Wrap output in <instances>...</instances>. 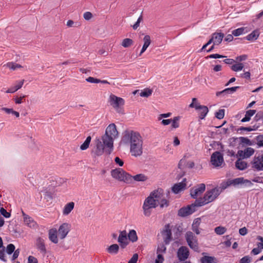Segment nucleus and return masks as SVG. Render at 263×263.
I'll return each instance as SVG.
<instances>
[{"instance_id":"680f3d73","label":"nucleus","mask_w":263,"mask_h":263,"mask_svg":"<svg viewBox=\"0 0 263 263\" xmlns=\"http://www.w3.org/2000/svg\"><path fill=\"white\" fill-rule=\"evenodd\" d=\"M8 64L9 65L10 68L13 70H15L16 69H17L18 68L22 67V66L18 64H15V63H9Z\"/></svg>"},{"instance_id":"f03ea898","label":"nucleus","mask_w":263,"mask_h":263,"mask_svg":"<svg viewBox=\"0 0 263 263\" xmlns=\"http://www.w3.org/2000/svg\"><path fill=\"white\" fill-rule=\"evenodd\" d=\"M118 132L114 123L110 124L106 128L105 133L102 136V140L105 146L109 147L108 152L109 153L114 148V140L118 137Z\"/></svg>"},{"instance_id":"e433bc0d","label":"nucleus","mask_w":263,"mask_h":263,"mask_svg":"<svg viewBox=\"0 0 263 263\" xmlns=\"http://www.w3.org/2000/svg\"><path fill=\"white\" fill-rule=\"evenodd\" d=\"M148 178L143 174H139L133 176V179L136 181H145L147 180Z\"/></svg>"},{"instance_id":"8fccbe9b","label":"nucleus","mask_w":263,"mask_h":263,"mask_svg":"<svg viewBox=\"0 0 263 263\" xmlns=\"http://www.w3.org/2000/svg\"><path fill=\"white\" fill-rule=\"evenodd\" d=\"M224 116V109H220L215 112V117L218 119H222Z\"/></svg>"},{"instance_id":"a19ab883","label":"nucleus","mask_w":263,"mask_h":263,"mask_svg":"<svg viewBox=\"0 0 263 263\" xmlns=\"http://www.w3.org/2000/svg\"><path fill=\"white\" fill-rule=\"evenodd\" d=\"M255 143L258 147H263V135H259L255 138Z\"/></svg>"},{"instance_id":"0eeeda50","label":"nucleus","mask_w":263,"mask_h":263,"mask_svg":"<svg viewBox=\"0 0 263 263\" xmlns=\"http://www.w3.org/2000/svg\"><path fill=\"white\" fill-rule=\"evenodd\" d=\"M211 163L215 167L221 166L224 164L223 154L219 151L214 152L211 156Z\"/></svg>"},{"instance_id":"412c9836","label":"nucleus","mask_w":263,"mask_h":263,"mask_svg":"<svg viewBox=\"0 0 263 263\" xmlns=\"http://www.w3.org/2000/svg\"><path fill=\"white\" fill-rule=\"evenodd\" d=\"M196 110H199V118L201 120L204 119L209 112V109L206 106L201 105L200 104L196 106Z\"/></svg>"},{"instance_id":"79ce46f5","label":"nucleus","mask_w":263,"mask_h":263,"mask_svg":"<svg viewBox=\"0 0 263 263\" xmlns=\"http://www.w3.org/2000/svg\"><path fill=\"white\" fill-rule=\"evenodd\" d=\"M24 221L30 227H34L36 224L35 221L29 216L25 217Z\"/></svg>"},{"instance_id":"473e14b6","label":"nucleus","mask_w":263,"mask_h":263,"mask_svg":"<svg viewBox=\"0 0 263 263\" xmlns=\"http://www.w3.org/2000/svg\"><path fill=\"white\" fill-rule=\"evenodd\" d=\"M172 230L173 231L175 236L177 238L179 237L182 232V228L180 225L176 224L172 226Z\"/></svg>"},{"instance_id":"0e129e2a","label":"nucleus","mask_w":263,"mask_h":263,"mask_svg":"<svg viewBox=\"0 0 263 263\" xmlns=\"http://www.w3.org/2000/svg\"><path fill=\"white\" fill-rule=\"evenodd\" d=\"M172 115L171 112H167L166 114H161L158 117V120H161L162 118H166L170 117Z\"/></svg>"},{"instance_id":"a211bd4d","label":"nucleus","mask_w":263,"mask_h":263,"mask_svg":"<svg viewBox=\"0 0 263 263\" xmlns=\"http://www.w3.org/2000/svg\"><path fill=\"white\" fill-rule=\"evenodd\" d=\"M186 178H184L181 182L175 184L172 187L173 192L175 194H178L186 187Z\"/></svg>"},{"instance_id":"338daca9","label":"nucleus","mask_w":263,"mask_h":263,"mask_svg":"<svg viewBox=\"0 0 263 263\" xmlns=\"http://www.w3.org/2000/svg\"><path fill=\"white\" fill-rule=\"evenodd\" d=\"M83 17L85 20H89L92 17V14L90 12H86L84 13Z\"/></svg>"},{"instance_id":"7ed1b4c3","label":"nucleus","mask_w":263,"mask_h":263,"mask_svg":"<svg viewBox=\"0 0 263 263\" xmlns=\"http://www.w3.org/2000/svg\"><path fill=\"white\" fill-rule=\"evenodd\" d=\"M109 147L107 146H105L104 143L98 138L96 140V148L95 150L91 151V154L94 157H99L102 156L104 153L107 155H110L113 150H111L109 153L108 149Z\"/></svg>"},{"instance_id":"37998d69","label":"nucleus","mask_w":263,"mask_h":263,"mask_svg":"<svg viewBox=\"0 0 263 263\" xmlns=\"http://www.w3.org/2000/svg\"><path fill=\"white\" fill-rule=\"evenodd\" d=\"M245 156L244 158H249L254 153V149L252 147H247L245 150Z\"/></svg>"},{"instance_id":"774afa93","label":"nucleus","mask_w":263,"mask_h":263,"mask_svg":"<svg viewBox=\"0 0 263 263\" xmlns=\"http://www.w3.org/2000/svg\"><path fill=\"white\" fill-rule=\"evenodd\" d=\"M240 235L242 236L246 235L248 233V229L246 227H243L239 230Z\"/></svg>"},{"instance_id":"ddd939ff","label":"nucleus","mask_w":263,"mask_h":263,"mask_svg":"<svg viewBox=\"0 0 263 263\" xmlns=\"http://www.w3.org/2000/svg\"><path fill=\"white\" fill-rule=\"evenodd\" d=\"M70 225L67 223L61 224L58 230V235L62 239H64L70 231Z\"/></svg>"},{"instance_id":"3c124183","label":"nucleus","mask_w":263,"mask_h":263,"mask_svg":"<svg viewBox=\"0 0 263 263\" xmlns=\"http://www.w3.org/2000/svg\"><path fill=\"white\" fill-rule=\"evenodd\" d=\"M15 248V246L13 244L10 243L7 246L6 252L8 254L10 255L14 251Z\"/></svg>"},{"instance_id":"c03bdc74","label":"nucleus","mask_w":263,"mask_h":263,"mask_svg":"<svg viewBox=\"0 0 263 263\" xmlns=\"http://www.w3.org/2000/svg\"><path fill=\"white\" fill-rule=\"evenodd\" d=\"M180 117L179 116L175 117L173 119H172V125L171 126L173 128H177L179 127V120H180Z\"/></svg>"},{"instance_id":"603ef678","label":"nucleus","mask_w":263,"mask_h":263,"mask_svg":"<svg viewBox=\"0 0 263 263\" xmlns=\"http://www.w3.org/2000/svg\"><path fill=\"white\" fill-rule=\"evenodd\" d=\"M226 56L218 54V53H215V54H210L206 57H205V59H219V58H226Z\"/></svg>"},{"instance_id":"052dcab7","label":"nucleus","mask_w":263,"mask_h":263,"mask_svg":"<svg viewBox=\"0 0 263 263\" xmlns=\"http://www.w3.org/2000/svg\"><path fill=\"white\" fill-rule=\"evenodd\" d=\"M220 185L222 190L227 189L228 186L231 185L230 180L228 179L227 181L222 182Z\"/></svg>"},{"instance_id":"5fc2aeb1","label":"nucleus","mask_w":263,"mask_h":263,"mask_svg":"<svg viewBox=\"0 0 263 263\" xmlns=\"http://www.w3.org/2000/svg\"><path fill=\"white\" fill-rule=\"evenodd\" d=\"M252 258L247 255L245 256L242 258L240 259L239 261V263H250L251 262Z\"/></svg>"},{"instance_id":"72a5a7b5","label":"nucleus","mask_w":263,"mask_h":263,"mask_svg":"<svg viewBox=\"0 0 263 263\" xmlns=\"http://www.w3.org/2000/svg\"><path fill=\"white\" fill-rule=\"evenodd\" d=\"M127 237L128 239L133 242H136L138 240L136 231L134 230H131L129 231L127 235Z\"/></svg>"},{"instance_id":"864d4df0","label":"nucleus","mask_w":263,"mask_h":263,"mask_svg":"<svg viewBox=\"0 0 263 263\" xmlns=\"http://www.w3.org/2000/svg\"><path fill=\"white\" fill-rule=\"evenodd\" d=\"M0 213L6 218H9L11 216V213L10 212H8L4 208H1L0 209Z\"/></svg>"},{"instance_id":"2eb2a0df","label":"nucleus","mask_w":263,"mask_h":263,"mask_svg":"<svg viewBox=\"0 0 263 263\" xmlns=\"http://www.w3.org/2000/svg\"><path fill=\"white\" fill-rule=\"evenodd\" d=\"M170 224H167L165 226V229L162 232V235H165L164 237V241L165 245L170 243L172 239V230L170 228Z\"/></svg>"},{"instance_id":"f8f14e48","label":"nucleus","mask_w":263,"mask_h":263,"mask_svg":"<svg viewBox=\"0 0 263 263\" xmlns=\"http://www.w3.org/2000/svg\"><path fill=\"white\" fill-rule=\"evenodd\" d=\"M251 164L253 165L252 167L254 168L257 171H262L263 155L258 156L257 157L255 156L253 160L251 162Z\"/></svg>"},{"instance_id":"423d86ee","label":"nucleus","mask_w":263,"mask_h":263,"mask_svg":"<svg viewBox=\"0 0 263 263\" xmlns=\"http://www.w3.org/2000/svg\"><path fill=\"white\" fill-rule=\"evenodd\" d=\"M219 189L215 187L206 192L203 199L206 204L213 201L220 194Z\"/></svg>"},{"instance_id":"de8ad7c7","label":"nucleus","mask_w":263,"mask_h":263,"mask_svg":"<svg viewBox=\"0 0 263 263\" xmlns=\"http://www.w3.org/2000/svg\"><path fill=\"white\" fill-rule=\"evenodd\" d=\"M245 31L244 27H241L232 31V33L235 36H238L243 33Z\"/></svg>"},{"instance_id":"69168bd1","label":"nucleus","mask_w":263,"mask_h":263,"mask_svg":"<svg viewBox=\"0 0 263 263\" xmlns=\"http://www.w3.org/2000/svg\"><path fill=\"white\" fill-rule=\"evenodd\" d=\"M28 263H38V261L35 257L29 256L28 258Z\"/></svg>"},{"instance_id":"2f4dec72","label":"nucleus","mask_w":263,"mask_h":263,"mask_svg":"<svg viewBox=\"0 0 263 263\" xmlns=\"http://www.w3.org/2000/svg\"><path fill=\"white\" fill-rule=\"evenodd\" d=\"M194 203L191 204V206L193 209H196V207H199L206 204L203 198L200 197L199 198L195 199Z\"/></svg>"},{"instance_id":"4d7b16f0","label":"nucleus","mask_w":263,"mask_h":263,"mask_svg":"<svg viewBox=\"0 0 263 263\" xmlns=\"http://www.w3.org/2000/svg\"><path fill=\"white\" fill-rule=\"evenodd\" d=\"M144 45L149 46L151 43V37L149 35H145L143 38Z\"/></svg>"},{"instance_id":"dca6fc26","label":"nucleus","mask_w":263,"mask_h":263,"mask_svg":"<svg viewBox=\"0 0 263 263\" xmlns=\"http://www.w3.org/2000/svg\"><path fill=\"white\" fill-rule=\"evenodd\" d=\"M230 180L231 185L236 186L242 183H246L247 185L251 186L253 185L251 181L248 179H245L243 177L237 178L234 179H229Z\"/></svg>"},{"instance_id":"393cba45","label":"nucleus","mask_w":263,"mask_h":263,"mask_svg":"<svg viewBox=\"0 0 263 263\" xmlns=\"http://www.w3.org/2000/svg\"><path fill=\"white\" fill-rule=\"evenodd\" d=\"M201 223V219L200 218H197L195 219L193 221L192 229L193 231H194L196 234H200V231L199 230V227Z\"/></svg>"},{"instance_id":"bb28decb","label":"nucleus","mask_w":263,"mask_h":263,"mask_svg":"<svg viewBox=\"0 0 263 263\" xmlns=\"http://www.w3.org/2000/svg\"><path fill=\"white\" fill-rule=\"evenodd\" d=\"M256 110L254 109H250L246 112L245 117L243 118L241 122H246L249 121L251 120V118L256 113Z\"/></svg>"},{"instance_id":"6e6d98bb","label":"nucleus","mask_w":263,"mask_h":263,"mask_svg":"<svg viewBox=\"0 0 263 263\" xmlns=\"http://www.w3.org/2000/svg\"><path fill=\"white\" fill-rule=\"evenodd\" d=\"M263 119V111H258L255 116L254 120L256 122Z\"/></svg>"},{"instance_id":"f704fd0d","label":"nucleus","mask_w":263,"mask_h":263,"mask_svg":"<svg viewBox=\"0 0 263 263\" xmlns=\"http://www.w3.org/2000/svg\"><path fill=\"white\" fill-rule=\"evenodd\" d=\"M123 180L121 181H124L126 183H131L133 182V176H132L128 173L124 171V175H123Z\"/></svg>"},{"instance_id":"c9c22d12","label":"nucleus","mask_w":263,"mask_h":263,"mask_svg":"<svg viewBox=\"0 0 263 263\" xmlns=\"http://www.w3.org/2000/svg\"><path fill=\"white\" fill-rule=\"evenodd\" d=\"M239 139L240 140L241 143L248 145H252L255 143V139L254 140H250L246 137H240L239 138Z\"/></svg>"},{"instance_id":"13d9d810","label":"nucleus","mask_w":263,"mask_h":263,"mask_svg":"<svg viewBox=\"0 0 263 263\" xmlns=\"http://www.w3.org/2000/svg\"><path fill=\"white\" fill-rule=\"evenodd\" d=\"M86 81L88 82L91 83H100L99 79L89 77L86 79Z\"/></svg>"},{"instance_id":"39448f33","label":"nucleus","mask_w":263,"mask_h":263,"mask_svg":"<svg viewBox=\"0 0 263 263\" xmlns=\"http://www.w3.org/2000/svg\"><path fill=\"white\" fill-rule=\"evenodd\" d=\"M186 242L191 249L194 251L199 252V247L197 239L191 231H187L185 234Z\"/></svg>"},{"instance_id":"f257e3e1","label":"nucleus","mask_w":263,"mask_h":263,"mask_svg":"<svg viewBox=\"0 0 263 263\" xmlns=\"http://www.w3.org/2000/svg\"><path fill=\"white\" fill-rule=\"evenodd\" d=\"M121 141L125 144H130V152L132 156H140L143 153V140L138 132L133 130H125Z\"/></svg>"},{"instance_id":"1a4fd4ad","label":"nucleus","mask_w":263,"mask_h":263,"mask_svg":"<svg viewBox=\"0 0 263 263\" xmlns=\"http://www.w3.org/2000/svg\"><path fill=\"white\" fill-rule=\"evenodd\" d=\"M177 255L179 261H184L187 259L189 256V250L185 246H181L178 249Z\"/></svg>"},{"instance_id":"c756f323","label":"nucleus","mask_w":263,"mask_h":263,"mask_svg":"<svg viewBox=\"0 0 263 263\" xmlns=\"http://www.w3.org/2000/svg\"><path fill=\"white\" fill-rule=\"evenodd\" d=\"M74 206V203L70 202L65 205L63 211V214L65 215H68L71 211L73 209Z\"/></svg>"},{"instance_id":"ea45409f","label":"nucleus","mask_w":263,"mask_h":263,"mask_svg":"<svg viewBox=\"0 0 263 263\" xmlns=\"http://www.w3.org/2000/svg\"><path fill=\"white\" fill-rule=\"evenodd\" d=\"M244 67L243 63L238 62L236 64L231 66V69L234 71H238L241 70Z\"/></svg>"},{"instance_id":"aec40b11","label":"nucleus","mask_w":263,"mask_h":263,"mask_svg":"<svg viewBox=\"0 0 263 263\" xmlns=\"http://www.w3.org/2000/svg\"><path fill=\"white\" fill-rule=\"evenodd\" d=\"M240 86H235V87L226 88L222 91H217L216 93V96L217 97H219L221 95H222V96H224L229 95V94H232V93H234L235 91H236L237 89L240 88Z\"/></svg>"},{"instance_id":"20e7f679","label":"nucleus","mask_w":263,"mask_h":263,"mask_svg":"<svg viewBox=\"0 0 263 263\" xmlns=\"http://www.w3.org/2000/svg\"><path fill=\"white\" fill-rule=\"evenodd\" d=\"M151 196L147 197L143 203V209L145 216H149L151 214V209L156 208L158 206V201L153 199Z\"/></svg>"},{"instance_id":"e2e57ef3","label":"nucleus","mask_w":263,"mask_h":263,"mask_svg":"<svg viewBox=\"0 0 263 263\" xmlns=\"http://www.w3.org/2000/svg\"><path fill=\"white\" fill-rule=\"evenodd\" d=\"M115 162L117 164H118L120 166H122L124 164L123 161L118 157H116L115 158Z\"/></svg>"},{"instance_id":"9d476101","label":"nucleus","mask_w":263,"mask_h":263,"mask_svg":"<svg viewBox=\"0 0 263 263\" xmlns=\"http://www.w3.org/2000/svg\"><path fill=\"white\" fill-rule=\"evenodd\" d=\"M196 210V209L192 208L191 204L187 205L186 206H183L178 210V215L182 217H184L191 215Z\"/></svg>"},{"instance_id":"5701e85b","label":"nucleus","mask_w":263,"mask_h":263,"mask_svg":"<svg viewBox=\"0 0 263 263\" xmlns=\"http://www.w3.org/2000/svg\"><path fill=\"white\" fill-rule=\"evenodd\" d=\"M163 190L161 188H159L157 190H154L153 192L151 193L149 196L153 197V199L156 200L158 202V201L163 197Z\"/></svg>"},{"instance_id":"4468645a","label":"nucleus","mask_w":263,"mask_h":263,"mask_svg":"<svg viewBox=\"0 0 263 263\" xmlns=\"http://www.w3.org/2000/svg\"><path fill=\"white\" fill-rule=\"evenodd\" d=\"M110 104L115 108L120 106H123L124 104V100L123 99L118 97L114 95L110 96Z\"/></svg>"},{"instance_id":"6e6552de","label":"nucleus","mask_w":263,"mask_h":263,"mask_svg":"<svg viewBox=\"0 0 263 263\" xmlns=\"http://www.w3.org/2000/svg\"><path fill=\"white\" fill-rule=\"evenodd\" d=\"M205 190L204 183H200L190 190V195L193 199H197V197L201 195Z\"/></svg>"},{"instance_id":"f3484780","label":"nucleus","mask_w":263,"mask_h":263,"mask_svg":"<svg viewBox=\"0 0 263 263\" xmlns=\"http://www.w3.org/2000/svg\"><path fill=\"white\" fill-rule=\"evenodd\" d=\"M124 171L121 168H118L111 171V176L119 181L123 180V175H124Z\"/></svg>"},{"instance_id":"cd10ccee","label":"nucleus","mask_w":263,"mask_h":263,"mask_svg":"<svg viewBox=\"0 0 263 263\" xmlns=\"http://www.w3.org/2000/svg\"><path fill=\"white\" fill-rule=\"evenodd\" d=\"M201 263H217V259L214 256H204L200 259Z\"/></svg>"},{"instance_id":"49530a36","label":"nucleus","mask_w":263,"mask_h":263,"mask_svg":"<svg viewBox=\"0 0 263 263\" xmlns=\"http://www.w3.org/2000/svg\"><path fill=\"white\" fill-rule=\"evenodd\" d=\"M152 90L149 88L143 89L140 93V96L142 97H148L152 93Z\"/></svg>"},{"instance_id":"b1692460","label":"nucleus","mask_w":263,"mask_h":263,"mask_svg":"<svg viewBox=\"0 0 263 263\" xmlns=\"http://www.w3.org/2000/svg\"><path fill=\"white\" fill-rule=\"evenodd\" d=\"M236 168L239 170L243 171L248 167V163L241 160V158H238L235 162Z\"/></svg>"},{"instance_id":"a18cd8bd","label":"nucleus","mask_w":263,"mask_h":263,"mask_svg":"<svg viewBox=\"0 0 263 263\" xmlns=\"http://www.w3.org/2000/svg\"><path fill=\"white\" fill-rule=\"evenodd\" d=\"M214 231L217 235H221L227 231V229L222 226H218L215 228Z\"/></svg>"},{"instance_id":"9b49d317","label":"nucleus","mask_w":263,"mask_h":263,"mask_svg":"<svg viewBox=\"0 0 263 263\" xmlns=\"http://www.w3.org/2000/svg\"><path fill=\"white\" fill-rule=\"evenodd\" d=\"M127 235L125 230L120 231V234L118 238V242L122 249H124L128 245Z\"/></svg>"},{"instance_id":"7c9ffc66","label":"nucleus","mask_w":263,"mask_h":263,"mask_svg":"<svg viewBox=\"0 0 263 263\" xmlns=\"http://www.w3.org/2000/svg\"><path fill=\"white\" fill-rule=\"evenodd\" d=\"M259 35V30L256 29L253 31L251 33L248 34L245 39L248 41H255L257 39Z\"/></svg>"},{"instance_id":"4c0bfd02","label":"nucleus","mask_w":263,"mask_h":263,"mask_svg":"<svg viewBox=\"0 0 263 263\" xmlns=\"http://www.w3.org/2000/svg\"><path fill=\"white\" fill-rule=\"evenodd\" d=\"M91 136H88L84 143L81 145L80 146V149L82 151L86 150L89 147L90 143L91 142Z\"/></svg>"},{"instance_id":"6ab92c4d","label":"nucleus","mask_w":263,"mask_h":263,"mask_svg":"<svg viewBox=\"0 0 263 263\" xmlns=\"http://www.w3.org/2000/svg\"><path fill=\"white\" fill-rule=\"evenodd\" d=\"M36 247L40 252L43 254V255H45L46 254L47 250L45 247L44 240L42 238L39 237L37 238Z\"/></svg>"},{"instance_id":"4be33fe9","label":"nucleus","mask_w":263,"mask_h":263,"mask_svg":"<svg viewBox=\"0 0 263 263\" xmlns=\"http://www.w3.org/2000/svg\"><path fill=\"white\" fill-rule=\"evenodd\" d=\"M224 34L223 33L215 32L212 34V37L210 39H213L214 44L218 45L221 43Z\"/></svg>"},{"instance_id":"09e8293b","label":"nucleus","mask_w":263,"mask_h":263,"mask_svg":"<svg viewBox=\"0 0 263 263\" xmlns=\"http://www.w3.org/2000/svg\"><path fill=\"white\" fill-rule=\"evenodd\" d=\"M160 201H159V200L158 201V205L159 204L160 205V207L161 208H163L164 207H167L168 205H169V201L164 199V198H163V199H160Z\"/></svg>"},{"instance_id":"58836bf2","label":"nucleus","mask_w":263,"mask_h":263,"mask_svg":"<svg viewBox=\"0 0 263 263\" xmlns=\"http://www.w3.org/2000/svg\"><path fill=\"white\" fill-rule=\"evenodd\" d=\"M133 44L134 41L133 40L129 38H126L122 41L121 45L124 48H128L133 45Z\"/></svg>"},{"instance_id":"bf43d9fd","label":"nucleus","mask_w":263,"mask_h":263,"mask_svg":"<svg viewBox=\"0 0 263 263\" xmlns=\"http://www.w3.org/2000/svg\"><path fill=\"white\" fill-rule=\"evenodd\" d=\"M138 259V254H134L127 263H136Z\"/></svg>"},{"instance_id":"a878e982","label":"nucleus","mask_w":263,"mask_h":263,"mask_svg":"<svg viewBox=\"0 0 263 263\" xmlns=\"http://www.w3.org/2000/svg\"><path fill=\"white\" fill-rule=\"evenodd\" d=\"M119 246L117 244H112L106 248V251L110 254L116 255L119 251Z\"/></svg>"},{"instance_id":"c85d7f7f","label":"nucleus","mask_w":263,"mask_h":263,"mask_svg":"<svg viewBox=\"0 0 263 263\" xmlns=\"http://www.w3.org/2000/svg\"><path fill=\"white\" fill-rule=\"evenodd\" d=\"M49 238L50 240L54 243L58 242L57 238V231L56 230H50L49 231Z\"/></svg>"}]
</instances>
